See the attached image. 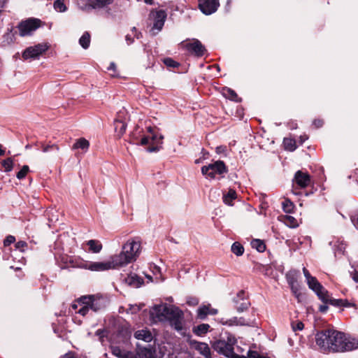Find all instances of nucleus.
<instances>
[{"label": "nucleus", "mask_w": 358, "mask_h": 358, "mask_svg": "<svg viewBox=\"0 0 358 358\" xmlns=\"http://www.w3.org/2000/svg\"><path fill=\"white\" fill-rule=\"evenodd\" d=\"M316 345L324 353L345 352L358 348V340L342 331L326 329L315 336Z\"/></svg>", "instance_id": "obj_1"}, {"label": "nucleus", "mask_w": 358, "mask_h": 358, "mask_svg": "<svg viewBox=\"0 0 358 358\" xmlns=\"http://www.w3.org/2000/svg\"><path fill=\"white\" fill-rule=\"evenodd\" d=\"M141 251L142 245L140 239L137 237L129 238L122 244L121 251L113 257L119 268H121L136 262Z\"/></svg>", "instance_id": "obj_2"}, {"label": "nucleus", "mask_w": 358, "mask_h": 358, "mask_svg": "<svg viewBox=\"0 0 358 358\" xmlns=\"http://www.w3.org/2000/svg\"><path fill=\"white\" fill-rule=\"evenodd\" d=\"M236 343V338L229 336L227 341L218 340L212 344L213 348L218 353L224 355L228 358H268L260 355L257 352L248 350L247 355H238L234 351V345Z\"/></svg>", "instance_id": "obj_3"}, {"label": "nucleus", "mask_w": 358, "mask_h": 358, "mask_svg": "<svg viewBox=\"0 0 358 358\" xmlns=\"http://www.w3.org/2000/svg\"><path fill=\"white\" fill-rule=\"evenodd\" d=\"M151 315L156 317L157 320L162 321L165 319L170 322L180 318L183 313L178 308L173 306L159 305L155 306L151 312Z\"/></svg>", "instance_id": "obj_4"}, {"label": "nucleus", "mask_w": 358, "mask_h": 358, "mask_svg": "<svg viewBox=\"0 0 358 358\" xmlns=\"http://www.w3.org/2000/svg\"><path fill=\"white\" fill-rule=\"evenodd\" d=\"M227 172V168L224 162L217 160L208 165L201 167V173L207 179H215L217 176H221Z\"/></svg>", "instance_id": "obj_5"}, {"label": "nucleus", "mask_w": 358, "mask_h": 358, "mask_svg": "<svg viewBox=\"0 0 358 358\" xmlns=\"http://www.w3.org/2000/svg\"><path fill=\"white\" fill-rule=\"evenodd\" d=\"M147 130L150 135L143 137L140 144L141 145H150V147L147 149L149 152L159 151L161 148L160 145L162 144L164 136L156 134L151 127H148Z\"/></svg>", "instance_id": "obj_6"}, {"label": "nucleus", "mask_w": 358, "mask_h": 358, "mask_svg": "<svg viewBox=\"0 0 358 358\" xmlns=\"http://www.w3.org/2000/svg\"><path fill=\"white\" fill-rule=\"evenodd\" d=\"M310 289L314 291L318 296L319 299L324 303L334 304V300L331 299L328 292L322 287V285L313 277L307 281Z\"/></svg>", "instance_id": "obj_7"}, {"label": "nucleus", "mask_w": 358, "mask_h": 358, "mask_svg": "<svg viewBox=\"0 0 358 358\" xmlns=\"http://www.w3.org/2000/svg\"><path fill=\"white\" fill-rule=\"evenodd\" d=\"M49 46L47 43H38L34 46L27 48L22 52V57L24 60L36 59L45 53Z\"/></svg>", "instance_id": "obj_8"}, {"label": "nucleus", "mask_w": 358, "mask_h": 358, "mask_svg": "<svg viewBox=\"0 0 358 358\" xmlns=\"http://www.w3.org/2000/svg\"><path fill=\"white\" fill-rule=\"evenodd\" d=\"M119 268L113 257L111 256L108 261L90 262L89 270L92 271H105Z\"/></svg>", "instance_id": "obj_9"}, {"label": "nucleus", "mask_w": 358, "mask_h": 358, "mask_svg": "<svg viewBox=\"0 0 358 358\" xmlns=\"http://www.w3.org/2000/svg\"><path fill=\"white\" fill-rule=\"evenodd\" d=\"M166 17V13L162 10L150 13V18L154 20L153 26L150 30L153 35H155L162 29Z\"/></svg>", "instance_id": "obj_10"}, {"label": "nucleus", "mask_w": 358, "mask_h": 358, "mask_svg": "<svg viewBox=\"0 0 358 358\" xmlns=\"http://www.w3.org/2000/svg\"><path fill=\"white\" fill-rule=\"evenodd\" d=\"M39 27L40 20L37 19H29L26 21L22 22L18 26L20 35L21 36L30 35Z\"/></svg>", "instance_id": "obj_11"}, {"label": "nucleus", "mask_w": 358, "mask_h": 358, "mask_svg": "<svg viewBox=\"0 0 358 358\" xmlns=\"http://www.w3.org/2000/svg\"><path fill=\"white\" fill-rule=\"evenodd\" d=\"M80 303L82 304L90 305V309L94 312L101 310L104 308V300L98 296H85L80 299Z\"/></svg>", "instance_id": "obj_12"}, {"label": "nucleus", "mask_w": 358, "mask_h": 358, "mask_svg": "<svg viewBox=\"0 0 358 358\" xmlns=\"http://www.w3.org/2000/svg\"><path fill=\"white\" fill-rule=\"evenodd\" d=\"M220 3L218 0H199V6L201 12L206 15L215 13Z\"/></svg>", "instance_id": "obj_13"}, {"label": "nucleus", "mask_w": 358, "mask_h": 358, "mask_svg": "<svg viewBox=\"0 0 358 358\" xmlns=\"http://www.w3.org/2000/svg\"><path fill=\"white\" fill-rule=\"evenodd\" d=\"M184 46L189 52L198 57L202 56L206 51L205 47L197 39H192L185 43Z\"/></svg>", "instance_id": "obj_14"}, {"label": "nucleus", "mask_w": 358, "mask_h": 358, "mask_svg": "<svg viewBox=\"0 0 358 358\" xmlns=\"http://www.w3.org/2000/svg\"><path fill=\"white\" fill-rule=\"evenodd\" d=\"M190 344L193 349L197 350L205 358H212L210 349L206 343L193 341Z\"/></svg>", "instance_id": "obj_15"}, {"label": "nucleus", "mask_w": 358, "mask_h": 358, "mask_svg": "<svg viewBox=\"0 0 358 358\" xmlns=\"http://www.w3.org/2000/svg\"><path fill=\"white\" fill-rule=\"evenodd\" d=\"M294 180L296 184L301 188L306 187L310 182L309 175L301 171H298L295 173Z\"/></svg>", "instance_id": "obj_16"}, {"label": "nucleus", "mask_w": 358, "mask_h": 358, "mask_svg": "<svg viewBox=\"0 0 358 358\" xmlns=\"http://www.w3.org/2000/svg\"><path fill=\"white\" fill-rule=\"evenodd\" d=\"M124 282L128 285L134 287H139L143 282V279L134 273L129 275L124 279Z\"/></svg>", "instance_id": "obj_17"}, {"label": "nucleus", "mask_w": 358, "mask_h": 358, "mask_svg": "<svg viewBox=\"0 0 358 358\" xmlns=\"http://www.w3.org/2000/svg\"><path fill=\"white\" fill-rule=\"evenodd\" d=\"M224 324L231 326V325H250L251 322L249 320H245L243 317H234L233 318L227 320L225 322H223Z\"/></svg>", "instance_id": "obj_18"}, {"label": "nucleus", "mask_w": 358, "mask_h": 358, "mask_svg": "<svg viewBox=\"0 0 358 358\" xmlns=\"http://www.w3.org/2000/svg\"><path fill=\"white\" fill-rule=\"evenodd\" d=\"M134 337L146 342H150L152 339L151 333L146 329L136 331L134 334Z\"/></svg>", "instance_id": "obj_19"}, {"label": "nucleus", "mask_w": 358, "mask_h": 358, "mask_svg": "<svg viewBox=\"0 0 358 358\" xmlns=\"http://www.w3.org/2000/svg\"><path fill=\"white\" fill-rule=\"evenodd\" d=\"M111 350L113 355L120 358H131V353L120 349L117 346H112Z\"/></svg>", "instance_id": "obj_20"}, {"label": "nucleus", "mask_w": 358, "mask_h": 358, "mask_svg": "<svg viewBox=\"0 0 358 358\" xmlns=\"http://www.w3.org/2000/svg\"><path fill=\"white\" fill-rule=\"evenodd\" d=\"M89 250L94 253H99L102 250V244L97 240H90L87 242Z\"/></svg>", "instance_id": "obj_21"}, {"label": "nucleus", "mask_w": 358, "mask_h": 358, "mask_svg": "<svg viewBox=\"0 0 358 358\" xmlns=\"http://www.w3.org/2000/svg\"><path fill=\"white\" fill-rule=\"evenodd\" d=\"M126 127V124L122 120H117L115 121V131L119 138L124 134Z\"/></svg>", "instance_id": "obj_22"}, {"label": "nucleus", "mask_w": 358, "mask_h": 358, "mask_svg": "<svg viewBox=\"0 0 358 358\" xmlns=\"http://www.w3.org/2000/svg\"><path fill=\"white\" fill-rule=\"evenodd\" d=\"M90 143L89 141L84 138H80L76 141V142L73 145V149H78L80 148L85 151H87L89 148Z\"/></svg>", "instance_id": "obj_23"}, {"label": "nucleus", "mask_w": 358, "mask_h": 358, "mask_svg": "<svg viewBox=\"0 0 358 358\" xmlns=\"http://www.w3.org/2000/svg\"><path fill=\"white\" fill-rule=\"evenodd\" d=\"M288 283L290 285L291 289L295 296L299 300V297L301 296V293L299 292V287L296 282V281L293 278H288Z\"/></svg>", "instance_id": "obj_24"}, {"label": "nucleus", "mask_w": 358, "mask_h": 358, "mask_svg": "<svg viewBox=\"0 0 358 358\" xmlns=\"http://www.w3.org/2000/svg\"><path fill=\"white\" fill-rule=\"evenodd\" d=\"M209 328L210 326L208 324H201L194 327L193 332L198 336H202L208 332Z\"/></svg>", "instance_id": "obj_25"}, {"label": "nucleus", "mask_w": 358, "mask_h": 358, "mask_svg": "<svg viewBox=\"0 0 358 358\" xmlns=\"http://www.w3.org/2000/svg\"><path fill=\"white\" fill-rule=\"evenodd\" d=\"M80 45L84 48L87 49L90 43V35L88 32H85L79 39Z\"/></svg>", "instance_id": "obj_26"}, {"label": "nucleus", "mask_w": 358, "mask_h": 358, "mask_svg": "<svg viewBox=\"0 0 358 358\" xmlns=\"http://www.w3.org/2000/svg\"><path fill=\"white\" fill-rule=\"evenodd\" d=\"M283 145L285 149L289 151H294L296 148V141L292 138H284Z\"/></svg>", "instance_id": "obj_27"}, {"label": "nucleus", "mask_w": 358, "mask_h": 358, "mask_svg": "<svg viewBox=\"0 0 358 358\" xmlns=\"http://www.w3.org/2000/svg\"><path fill=\"white\" fill-rule=\"evenodd\" d=\"M251 245L253 248H255L258 252H262L266 249V245L264 243L259 240L255 239L251 242Z\"/></svg>", "instance_id": "obj_28"}, {"label": "nucleus", "mask_w": 358, "mask_h": 358, "mask_svg": "<svg viewBox=\"0 0 358 358\" xmlns=\"http://www.w3.org/2000/svg\"><path fill=\"white\" fill-rule=\"evenodd\" d=\"M141 358H155V351L150 348H143L139 353Z\"/></svg>", "instance_id": "obj_29"}, {"label": "nucleus", "mask_w": 358, "mask_h": 358, "mask_svg": "<svg viewBox=\"0 0 358 358\" xmlns=\"http://www.w3.org/2000/svg\"><path fill=\"white\" fill-rule=\"evenodd\" d=\"M93 8H101L113 2V0H89Z\"/></svg>", "instance_id": "obj_30"}, {"label": "nucleus", "mask_w": 358, "mask_h": 358, "mask_svg": "<svg viewBox=\"0 0 358 358\" xmlns=\"http://www.w3.org/2000/svg\"><path fill=\"white\" fill-rule=\"evenodd\" d=\"M231 251L233 253H234L237 256H241L243 254V252H244V248L242 246V245H241L238 242H235L232 245H231Z\"/></svg>", "instance_id": "obj_31"}, {"label": "nucleus", "mask_w": 358, "mask_h": 358, "mask_svg": "<svg viewBox=\"0 0 358 358\" xmlns=\"http://www.w3.org/2000/svg\"><path fill=\"white\" fill-rule=\"evenodd\" d=\"M13 165L14 162L11 157H8L2 162V166L6 172L10 171L13 168Z\"/></svg>", "instance_id": "obj_32"}, {"label": "nucleus", "mask_w": 358, "mask_h": 358, "mask_svg": "<svg viewBox=\"0 0 358 358\" xmlns=\"http://www.w3.org/2000/svg\"><path fill=\"white\" fill-rule=\"evenodd\" d=\"M283 222L285 224L290 227H296L298 226L297 220L292 216L286 215L283 218Z\"/></svg>", "instance_id": "obj_33"}, {"label": "nucleus", "mask_w": 358, "mask_h": 358, "mask_svg": "<svg viewBox=\"0 0 358 358\" xmlns=\"http://www.w3.org/2000/svg\"><path fill=\"white\" fill-rule=\"evenodd\" d=\"M41 150L43 151V152L44 153H46L50 150H56V151H59V148L57 145L56 144H44V143H41Z\"/></svg>", "instance_id": "obj_34"}, {"label": "nucleus", "mask_w": 358, "mask_h": 358, "mask_svg": "<svg viewBox=\"0 0 358 358\" xmlns=\"http://www.w3.org/2000/svg\"><path fill=\"white\" fill-rule=\"evenodd\" d=\"M209 310V306H202L199 308L197 310V315L198 317L203 320L208 315V312Z\"/></svg>", "instance_id": "obj_35"}, {"label": "nucleus", "mask_w": 358, "mask_h": 358, "mask_svg": "<svg viewBox=\"0 0 358 358\" xmlns=\"http://www.w3.org/2000/svg\"><path fill=\"white\" fill-rule=\"evenodd\" d=\"M282 206L283 210L287 213H292L293 211V209L294 207L293 203L289 199H285L282 202Z\"/></svg>", "instance_id": "obj_36"}, {"label": "nucleus", "mask_w": 358, "mask_h": 358, "mask_svg": "<svg viewBox=\"0 0 358 358\" xmlns=\"http://www.w3.org/2000/svg\"><path fill=\"white\" fill-rule=\"evenodd\" d=\"M182 319H183V316L180 318H177L171 322V325L178 331H180L183 329Z\"/></svg>", "instance_id": "obj_37"}, {"label": "nucleus", "mask_w": 358, "mask_h": 358, "mask_svg": "<svg viewBox=\"0 0 358 358\" xmlns=\"http://www.w3.org/2000/svg\"><path fill=\"white\" fill-rule=\"evenodd\" d=\"M236 192L230 189L227 195L224 196V202L226 204L231 205V201L236 197Z\"/></svg>", "instance_id": "obj_38"}, {"label": "nucleus", "mask_w": 358, "mask_h": 358, "mask_svg": "<svg viewBox=\"0 0 358 358\" xmlns=\"http://www.w3.org/2000/svg\"><path fill=\"white\" fill-rule=\"evenodd\" d=\"M54 8L55 10L59 12H64L66 10V8L64 5V0H57L54 3Z\"/></svg>", "instance_id": "obj_39"}, {"label": "nucleus", "mask_w": 358, "mask_h": 358, "mask_svg": "<svg viewBox=\"0 0 358 358\" xmlns=\"http://www.w3.org/2000/svg\"><path fill=\"white\" fill-rule=\"evenodd\" d=\"M29 169L28 166L24 165L22 167L21 170L17 173V176H16L17 178L20 180L24 178L26 176L27 173H28Z\"/></svg>", "instance_id": "obj_40"}, {"label": "nucleus", "mask_w": 358, "mask_h": 358, "mask_svg": "<svg viewBox=\"0 0 358 358\" xmlns=\"http://www.w3.org/2000/svg\"><path fill=\"white\" fill-rule=\"evenodd\" d=\"M224 95L231 100H235L237 97L236 92L231 89H226L223 92Z\"/></svg>", "instance_id": "obj_41"}, {"label": "nucleus", "mask_w": 358, "mask_h": 358, "mask_svg": "<svg viewBox=\"0 0 358 358\" xmlns=\"http://www.w3.org/2000/svg\"><path fill=\"white\" fill-rule=\"evenodd\" d=\"M164 64L167 66H169V67H177L179 64L175 61H173L172 59L171 58H166V59H164Z\"/></svg>", "instance_id": "obj_42"}, {"label": "nucleus", "mask_w": 358, "mask_h": 358, "mask_svg": "<svg viewBox=\"0 0 358 358\" xmlns=\"http://www.w3.org/2000/svg\"><path fill=\"white\" fill-rule=\"evenodd\" d=\"M250 303L248 301H243L239 306H237L238 312H243L249 307Z\"/></svg>", "instance_id": "obj_43"}, {"label": "nucleus", "mask_w": 358, "mask_h": 358, "mask_svg": "<svg viewBox=\"0 0 358 358\" xmlns=\"http://www.w3.org/2000/svg\"><path fill=\"white\" fill-rule=\"evenodd\" d=\"M83 306L82 308H80V310H78V313L85 316L87 312L89 311V310L90 309V305H87V304H82Z\"/></svg>", "instance_id": "obj_44"}, {"label": "nucleus", "mask_w": 358, "mask_h": 358, "mask_svg": "<svg viewBox=\"0 0 358 358\" xmlns=\"http://www.w3.org/2000/svg\"><path fill=\"white\" fill-rule=\"evenodd\" d=\"M304 327V324H303L302 322H300V321H298L296 322L295 324H292V329L294 331H296V330H302Z\"/></svg>", "instance_id": "obj_45"}, {"label": "nucleus", "mask_w": 358, "mask_h": 358, "mask_svg": "<svg viewBox=\"0 0 358 358\" xmlns=\"http://www.w3.org/2000/svg\"><path fill=\"white\" fill-rule=\"evenodd\" d=\"M15 241V238L13 236H8L6 237V238L3 241V244L5 246H8L10 245L11 243H14Z\"/></svg>", "instance_id": "obj_46"}, {"label": "nucleus", "mask_w": 358, "mask_h": 358, "mask_svg": "<svg viewBox=\"0 0 358 358\" xmlns=\"http://www.w3.org/2000/svg\"><path fill=\"white\" fill-rule=\"evenodd\" d=\"M27 243L24 241H19L16 243V248L20 250V251H24V248L27 247Z\"/></svg>", "instance_id": "obj_47"}, {"label": "nucleus", "mask_w": 358, "mask_h": 358, "mask_svg": "<svg viewBox=\"0 0 358 358\" xmlns=\"http://www.w3.org/2000/svg\"><path fill=\"white\" fill-rule=\"evenodd\" d=\"M303 273L304 274V276L306 278V281L309 280L310 278H313V276H311V275L310 274L309 271L305 267L303 268Z\"/></svg>", "instance_id": "obj_48"}, {"label": "nucleus", "mask_w": 358, "mask_h": 358, "mask_svg": "<svg viewBox=\"0 0 358 358\" xmlns=\"http://www.w3.org/2000/svg\"><path fill=\"white\" fill-rule=\"evenodd\" d=\"M77 266L81 268L89 270L90 262H80L78 265H77Z\"/></svg>", "instance_id": "obj_49"}, {"label": "nucleus", "mask_w": 358, "mask_h": 358, "mask_svg": "<svg viewBox=\"0 0 358 358\" xmlns=\"http://www.w3.org/2000/svg\"><path fill=\"white\" fill-rule=\"evenodd\" d=\"M351 220L355 228L358 229V214L357 215L356 217H351Z\"/></svg>", "instance_id": "obj_50"}, {"label": "nucleus", "mask_w": 358, "mask_h": 358, "mask_svg": "<svg viewBox=\"0 0 358 358\" xmlns=\"http://www.w3.org/2000/svg\"><path fill=\"white\" fill-rule=\"evenodd\" d=\"M187 303L191 306H196L199 303V301L197 299H191L187 301Z\"/></svg>", "instance_id": "obj_51"}, {"label": "nucleus", "mask_w": 358, "mask_h": 358, "mask_svg": "<svg viewBox=\"0 0 358 358\" xmlns=\"http://www.w3.org/2000/svg\"><path fill=\"white\" fill-rule=\"evenodd\" d=\"M217 313V309L211 308L209 306V310H208V315H216Z\"/></svg>", "instance_id": "obj_52"}, {"label": "nucleus", "mask_w": 358, "mask_h": 358, "mask_svg": "<svg viewBox=\"0 0 358 358\" xmlns=\"http://www.w3.org/2000/svg\"><path fill=\"white\" fill-rule=\"evenodd\" d=\"M224 150H225V148L222 147V146H219V147H217V148H216V152L217 153H221V152H224Z\"/></svg>", "instance_id": "obj_53"}, {"label": "nucleus", "mask_w": 358, "mask_h": 358, "mask_svg": "<svg viewBox=\"0 0 358 358\" xmlns=\"http://www.w3.org/2000/svg\"><path fill=\"white\" fill-rule=\"evenodd\" d=\"M115 69H116V66H115V63H113V62L110 63V66L108 68V69L109 71L111 70V71H115Z\"/></svg>", "instance_id": "obj_54"}, {"label": "nucleus", "mask_w": 358, "mask_h": 358, "mask_svg": "<svg viewBox=\"0 0 358 358\" xmlns=\"http://www.w3.org/2000/svg\"><path fill=\"white\" fill-rule=\"evenodd\" d=\"M103 333H104V331H101V330H98L96 331V334L100 336V340L101 341V342H103L102 338L103 337Z\"/></svg>", "instance_id": "obj_55"}, {"label": "nucleus", "mask_w": 358, "mask_h": 358, "mask_svg": "<svg viewBox=\"0 0 358 358\" xmlns=\"http://www.w3.org/2000/svg\"><path fill=\"white\" fill-rule=\"evenodd\" d=\"M352 279L356 282H358V273L355 272L352 273Z\"/></svg>", "instance_id": "obj_56"}, {"label": "nucleus", "mask_w": 358, "mask_h": 358, "mask_svg": "<svg viewBox=\"0 0 358 358\" xmlns=\"http://www.w3.org/2000/svg\"><path fill=\"white\" fill-rule=\"evenodd\" d=\"M313 123L317 127H320L322 124V122L321 120H315Z\"/></svg>", "instance_id": "obj_57"}, {"label": "nucleus", "mask_w": 358, "mask_h": 358, "mask_svg": "<svg viewBox=\"0 0 358 358\" xmlns=\"http://www.w3.org/2000/svg\"><path fill=\"white\" fill-rule=\"evenodd\" d=\"M328 308V306L327 305H322L320 306V310L321 312H325Z\"/></svg>", "instance_id": "obj_58"}, {"label": "nucleus", "mask_w": 358, "mask_h": 358, "mask_svg": "<svg viewBox=\"0 0 358 358\" xmlns=\"http://www.w3.org/2000/svg\"><path fill=\"white\" fill-rule=\"evenodd\" d=\"M236 351H237L236 354L239 355V353H243L244 352V350L242 348L237 346Z\"/></svg>", "instance_id": "obj_59"}, {"label": "nucleus", "mask_w": 358, "mask_h": 358, "mask_svg": "<svg viewBox=\"0 0 358 358\" xmlns=\"http://www.w3.org/2000/svg\"><path fill=\"white\" fill-rule=\"evenodd\" d=\"M4 154H5V150L3 149H2V145H0V156L4 155Z\"/></svg>", "instance_id": "obj_60"}, {"label": "nucleus", "mask_w": 358, "mask_h": 358, "mask_svg": "<svg viewBox=\"0 0 358 358\" xmlns=\"http://www.w3.org/2000/svg\"><path fill=\"white\" fill-rule=\"evenodd\" d=\"M300 138H301V143H302L307 139V137L306 136H301Z\"/></svg>", "instance_id": "obj_61"}, {"label": "nucleus", "mask_w": 358, "mask_h": 358, "mask_svg": "<svg viewBox=\"0 0 358 358\" xmlns=\"http://www.w3.org/2000/svg\"><path fill=\"white\" fill-rule=\"evenodd\" d=\"M145 2L148 4H152V0H144Z\"/></svg>", "instance_id": "obj_62"}, {"label": "nucleus", "mask_w": 358, "mask_h": 358, "mask_svg": "<svg viewBox=\"0 0 358 358\" xmlns=\"http://www.w3.org/2000/svg\"><path fill=\"white\" fill-rule=\"evenodd\" d=\"M29 148H30V145H27L25 146V148H26V149H29Z\"/></svg>", "instance_id": "obj_63"}, {"label": "nucleus", "mask_w": 358, "mask_h": 358, "mask_svg": "<svg viewBox=\"0 0 358 358\" xmlns=\"http://www.w3.org/2000/svg\"><path fill=\"white\" fill-rule=\"evenodd\" d=\"M126 39H127V41H129V40H130V38H129V36H126Z\"/></svg>", "instance_id": "obj_64"}]
</instances>
